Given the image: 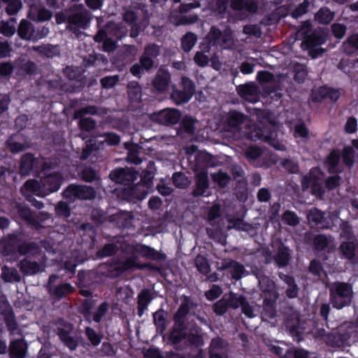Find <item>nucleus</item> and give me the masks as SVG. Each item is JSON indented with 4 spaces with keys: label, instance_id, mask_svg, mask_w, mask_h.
Wrapping results in <instances>:
<instances>
[{
    "label": "nucleus",
    "instance_id": "nucleus-1",
    "mask_svg": "<svg viewBox=\"0 0 358 358\" xmlns=\"http://www.w3.org/2000/svg\"><path fill=\"white\" fill-rule=\"evenodd\" d=\"M118 243L120 245H114L112 243L106 245L101 252L100 256L101 257L109 256L115 252V250L119 248L127 253H132L131 257H129L126 259L120 262L115 266V268L120 271H123L130 268L139 267L136 262V257L134 255V253H138L143 257L149 258H153L155 255V250L146 245L140 244H136L135 245H127L126 243L122 244L120 242Z\"/></svg>",
    "mask_w": 358,
    "mask_h": 358
},
{
    "label": "nucleus",
    "instance_id": "nucleus-2",
    "mask_svg": "<svg viewBox=\"0 0 358 358\" xmlns=\"http://www.w3.org/2000/svg\"><path fill=\"white\" fill-rule=\"evenodd\" d=\"M55 18L57 24L67 22V29L76 38L83 39L87 36L85 31L89 22L88 12L82 5H76L69 10L58 13Z\"/></svg>",
    "mask_w": 358,
    "mask_h": 358
},
{
    "label": "nucleus",
    "instance_id": "nucleus-3",
    "mask_svg": "<svg viewBox=\"0 0 358 358\" xmlns=\"http://www.w3.org/2000/svg\"><path fill=\"white\" fill-rule=\"evenodd\" d=\"M188 311L186 304L181 305L174 317L175 325L170 334V339L174 343H178L182 340L185 343L194 345H200L201 343V337L198 329H189L183 328L184 317Z\"/></svg>",
    "mask_w": 358,
    "mask_h": 358
},
{
    "label": "nucleus",
    "instance_id": "nucleus-4",
    "mask_svg": "<svg viewBox=\"0 0 358 358\" xmlns=\"http://www.w3.org/2000/svg\"><path fill=\"white\" fill-rule=\"evenodd\" d=\"M260 122L264 129L255 125L250 128L248 131H245L247 137L252 141L262 140L267 141L277 150H284L285 146L275 140L276 136L275 123L271 121L270 117H266L264 121L260 120Z\"/></svg>",
    "mask_w": 358,
    "mask_h": 358
},
{
    "label": "nucleus",
    "instance_id": "nucleus-5",
    "mask_svg": "<svg viewBox=\"0 0 358 358\" xmlns=\"http://www.w3.org/2000/svg\"><path fill=\"white\" fill-rule=\"evenodd\" d=\"M353 296L351 285L345 282H335L330 287V297L333 306L341 309L348 306Z\"/></svg>",
    "mask_w": 358,
    "mask_h": 358
},
{
    "label": "nucleus",
    "instance_id": "nucleus-6",
    "mask_svg": "<svg viewBox=\"0 0 358 358\" xmlns=\"http://www.w3.org/2000/svg\"><path fill=\"white\" fill-rule=\"evenodd\" d=\"M127 34V29L123 27H119L113 22L109 23L106 28V31H100L94 37L96 41H103V49L105 51L110 52L115 48V43L111 37L114 36L120 38Z\"/></svg>",
    "mask_w": 358,
    "mask_h": 358
},
{
    "label": "nucleus",
    "instance_id": "nucleus-7",
    "mask_svg": "<svg viewBox=\"0 0 358 358\" xmlns=\"http://www.w3.org/2000/svg\"><path fill=\"white\" fill-rule=\"evenodd\" d=\"M259 283L264 292V310L268 312L269 317H273L274 315L273 303L278 298L275 286L273 282L266 276L259 278Z\"/></svg>",
    "mask_w": 358,
    "mask_h": 358
},
{
    "label": "nucleus",
    "instance_id": "nucleus-8",
    "mask_svg": "<svg viewBox=\"0 0 358 358\" xmlns=\"http://www.w3.org/2000/svg\"><path fill=\"white\" fill-rule=\"evenodd\" d=\"M209 45H219L224 49L231 48L234 45V41L230 30L221 33L217 29L212 27L207 37Z\"/></svg>",
    "mask_w": 358,
    "mask_h": 358
},
{
    "label": "nucleus",
    "instance_id": "nucleus-9",
    "mask_svg": "<svg viewBox=\"0 0 358 358\" xmlns=\"http://www.w3.org/2000/svg\"><path fill=\"white\" fill-rule=\"evenodd\" d=\"M326 36L324 33L320 31L315 32L309 36L306 40L301 43V46L303 50H308L310 55L313 58H315L322 55L324 52V49L320 47V45L324 43Z\"/></svg>",
    "mask_w": 358,
    "mask_h": 358
},
{
    "label": "nucleus",
    "instance_id": "nucleus-10",
    "mask_svg": "<svg viewBox=\"0 0 358 358\" xmlns=\"http://www.w3.org/2000/svg\"><path fill=\"white\" fill-rule=\"evenodd\" d=\"M323 180V173L320 169H313L310 173L305 176L302 179V187L303 189H311V192L315 196H320L323 190L321 184Z\"/></svg>",
    "mask_w": 358,
    "mask_h": 358
},
{
    "label": "nucleus",
    "instance_id": "nucleus-11",
    "mask_svg": "<svg viewBox=\"0 0 358 358\" xmlns=\"http://www.w3.org/2000/svg\"><path fill=\"white\" fill-rule=\"evenodd\" d=\"M182 85L183 86V90H173L171 94L173 100L177 104H181L182 103L187 102L194 92V84L191 80L187 78H182Z\"/></svg>",
    "mask_w": 358,
    "mask_h": 358
},
{
    "label": "nucleus",
    "instance_id": "nucleus-12",
    "mask_svg": "<svg viewBox=\"0 0 358 358\" xmlns=\"http://www.w3.org/2000/svg\"><path fill=\"white\" fill-rule=\"evenodd\" d=\"M227 300L229 307L234 309L241 307L242 312L247 317H253L256 315L254 308L248 304L243 296L230 293L227 296Z\"/></svg>",
    "mask_w": 358,
    "mask_h": 358
},
{
    "label": "nucleus",
    "instance_id": "nucleus-13",
    "mask_svg": "<svg viewBox=\"0 0 358 358\" xmlns=\"http://www.w3.org/2000/svg\"><path fill=\"white\" fill-rule=\"evenodd\" d=\"M137 173L131 168L117 169L110 173V177L117 183L129 185L137 179Z\"/></svg>",
    "mask_w": 358,
    "mask_h": 358
},
{
    "label": "nucleus",
    "instance_id": "nucleus-14",
    "mask_svg": "<svg viewBox=\"0 0 358 358\" xmlns=\"http://www.w3.org/2000/svg\"><path fill=\"white\" fill-rule=\"evenodd\" d=\"M6 146L13 153L22 152L30 147L27 138L20 133L12 135L6 141Z\"/></svg>",
    "mask_w": 358,
    "mask_h": 358
},
{
    "label": "nucleus",
    "instance_id": "nucleus-15",
    "mask_svg": "<svg viewBox=\"0 0 358 358\" xmlns=\"http://www.w3.org/2000/svg\"><path fill=\"white\" fill-rule=\"evenodd\" d=\"M43 164L41 159L35 158L32 154L26 153L21 158L20 171L22 176H27L36 169H39Z\"/></svg>",
    "mask_w": 358,
    "mask_h": 358
},
{
    "label": "nucleus",
    "instance_id": "nucleus-16",
    "mask_svg": "<svg viewBox=\"0 0 358 358\" xmlns=\"http://www.w3.org/2000/svg\"><path fill=\"white\" fill-rule=\"evenodd\" d=\"M64 196L69 200L90 199V189L85 185H71L63 193Z\"/></svg>",
    "mask_w": 358,
    "mask_h": 358
},
{
    "label": "nucleus",
    "instance_id": "nucleus-17",
    "mask_svg": "<svg viewBox=\"0 0 358 358\" xmlns=\"http://www.w3.org/2000/svg\"><path fill=\"white\" fill-rule=\"evenodd\" d=\"M153 118L161 124H176L180 118V113L176 109L166 108L154 114Z\"/></svg>",
    "mask_w": 358,
    "mask_h": 358
},
{
    "label": "nucleus",
    "instance_id": "nucleus-18",
    "mask_svg": "<svg viewBox=\"0 0 358 358\" xmlns=\"http://www.w3.org/2000/svg\"><path fill=\"white\" fill-rule=\"evenodd\" d=\"M83 70L79 67L67 66L64 69V73L71 81H74L75 89H79L84 86L87 82V78L83 76Z\"/></svg>",
    "mask_w": 358,
    "mask_h": 358
},
{
    "label": "nucleus",
    "instance_id": "nucleus-19",
    "mask_svg": "<svg viewBox=\"0 0 358 358\" xmlns=\"http://www.w3.org/2000/svg\"><path fill=\"white\" fill-rule=\"evenodd\" d=\"M342 236H346L349 241L343 242L341 245V250L346 258L353 259L355 257L357 248L354 243V238L351 236V230L348 226L344 227Z\"/></svg>",
    "mask_w": 358,
    "mask_h": 358
},
{
    "label": "nucleus",
    "instance_id": "nucleus-20",
    "mask_svg": "<svg viewBox=\"0 0 358 358\" xmlns=\"http://www.w3.org/2000/svg\"><path fill=\"white\" fill-rule=\"evenodd\" d=\"M21 192L26 199L33 196V194L41 197H44L47 195V193L44 192L43 189L41 182H38L36 180H28L26 181L21 187Z\"/></svg>",
    "mask_w": 358,
    "mask_h": 358
},
{
    "label": "nucleus",
    "instance_id": "nucleus-21",
    "mask_svg": "<svg viewBox=\"0 0 358 358\" xmlns=\"http://www.w3.org/2000/svg\"><path fill=\"white\" fill-rule=\"evenodd\" d=\"M238 94L246 101L255 103L259 99V90L254 83H248L237 87Z\"/></svg>",
    "mask_w": 358,
    "mask_h": 358
},
{
    "label": "nucleus",
    "instance_id": "nucleus-22",
    "mask_svg": "<svg viewBox=\"0 0 358 358\" xmlns=\"http://www.w3.org/2000/svg\"><path fill=\"white\" fill-rule=\"evenodd\" d=\"M41 181L43 191L48 195L59 189L62 183V178L57 173L50 174L43 178Z\"/></svg>",
    "mask_w": 358,
    "mask_h": 358
},
{
    "label": "nucleus",
    "instance_id": "nucleus-23",
    "mask_svg": "<svg viewBox=\"0 0 358 358\" xmlns=\"http://www.w3.org/2000/svg\"><path fill=\"white\" fill-rule=\"evenodd\" d=\"M18 266L24 274L34 275L38 272L44 271L45 262L38 263L25 258L20 262Z\"/></svg>",
    "mask_w": 358,
    "mask_h": 358
},
{
    "label": "nucleus",
    "instance_id": "nucleus-24",
    "mask_svg": "<svg viewBox=\"0 0 358 358\" xmlns=\"http://www.w3.org/2000/svg\"><path fill=\"white\" fill-rule=\"evenodd\" d=\"M340 96L341 92L339 90L327 87H321L314 90L312 94L313 99L316 101L322 98H329L335 101L339 99Z\"/></svg>",
    "mask_w": 358,
    "mask_h": 358
},
{
    "label": "nucleus",
    "instance_id": "nucleus-25",
    "mask_svg": "<svg viewBox=\"0 0 358 358\" xmlns=\"http://www.w3.org/2000/svg\"><path fill=\"white\" fill-rule=\"evenodd\" d=\"M169 82V73L166 70L160 69L152 81V85L156 91L163 92L168 89Z\"/></svg>",
    "mask_w": 358,
    "mask_h": 358
},
{
    "label": "nucleus",
    "instance_id": "nucleus-26",
    "mask_svg": "<svg viewBox=\"0 0 358 358\" xmlns=\"http://www.w3.org/2000/svg\"><path fill=\"white\" fill-rule=\"evenodd\" d=\"M259 0H232L231 8L243 12H256Z\"/></svg>",
    "mask_w": 358,
    "mask_h": 358
},
{
    "label": "nucleus",
    "instance_id": "nucleus-27",
    "mask_svg": "<svg viewBox=\"0 0 358 358\" xmlns=\"http://www.w3.org/2000/svg\"><path fill=\"white\" fill-rule=\"evenodd\" d=\"M28 17L35 22H45L51 19L52 13L46 8L31 6Z\"/></svg>",
    "mask_w": 358,
    "mask_h": 358
},
{
    "label": "nucleus",
    "instance_id": "nucleus-28",
    "mask_svg": "<svg viewBox=\"0 0 358 358\" xmlns=\"http://www.w3.org/2000/svg\"><path fill=\"white\" fill-rule=\"evenodd\" d=\"M159 53V48L157 45H151L148 46L141 59V64L142 67L146 70L150 69L153 66L152 58L155 57Z\"/></svg>",
    "mask_w": 358,
    "mask_h": 358
},
{
    "label": "nucleus",
    "instance_id": "nucleus-29",
    "mask_svg": "<svg viewBox=\"0 0 358 358\" xmlns=\"http://www.w3.org/2000/svg\"><path fill=\"white\" fill-rule=\"evenodd\" d=\"M17 242V237L14 234L0 239V252L5 256L9 255L15 250Z\"/></svg>",
    "mask_w": 358,
    "mask_h": 358
},
{
    "label": "nucleus",
    "instance_id": "nucleus-30",
    "mask_svg": "<svg viewBox=\"0 0 358 358\" xmlns=\"http://www.w3.org/2000/svg\"><path fill=\"white\" fill-rule=\"evenodd\" d=\"M34 32V25L27 20L20 21L17 28V35L24 41H32Z\"/></svg>",
    "mask_w": 358,
    "mask_h": 358
},
{
    "label": "nucleus",
    "instance_id": "nucleus-31",
    "mask_svg": "<svg viewBox=\"0 0 358 358\" xmlns=\"http://www.w3.org/2000/svg\"><path fill=\"white\" fill-rule=\"evenodd\" d=\"M308 220L312 227L318 228H327L329 227L322 213L317 208L311 209L309 211Z\"/></svg>",
    "mask_w": 358,
    "mask_h": 358
},
{
    "label": "nucleus",
    "instance_id": "nucleus-32",
    "mask_svg": "<svg viewBox=\"0 0 358 358\" xmlns=\"http://www.w3.org/2000/svg\"><path fill=\"white\" fill-rule=\"evenodd\" d=\"M31 48L37 52L41 56L47 57H55L60 52L58 45H53L51 44H43L41 45L33 46Z\"/></svg>",
    "mask_w": 358,
    "mask_h": 358
},
{
    "label": "nucleus",
    "instance_id": "nucleus-33",
    "mask_svg": "<svg viewBox=\"0 0 358 358\" xmlns=\"http://www.w3.org/2000/svg\"><path fill=\"white\" fill-rule=\"evenodd\" d=\"M146 187L144 184H137L128 189V199L134 201V199L143 200L147 194Z\"/></svg>",
    "mask_w": 358,
    "mask_h": 358
},
{
    "label": "nucleus",
    "instance_id": "nucleus-34",
    "mask_svg": "<svg viewBox=\"0 0 358 358\" xmlns=\"http://www.w3.org/2000/svg\"><path fill=\"white\" fill-rule=\"evenodd\" d=\"M248 120L245 118L243 114L236 112L231 111L229 113L228 116V124L229 127L234 129H239V127L244 124H248Z\"/></svg>",
    "mask_w": 358,
    "mask_h": 358
},
{
    "label": "nucleus",
    "instance_id": "nucleus-35",
    "mask_svg": "<svg viewBox=\"0 0 358 358\" xmlns=\"http://www.w3.org/2000/svg\"><path fill=\"white\" fill-rule=\"evenodd\" d=\"M1 278L8 282H20L21 280V276L17 269L7 266H4L1 269Z\"/></svg>",
    "mask_w": 358,
    "mask_h": 358
},
{
    "label": "nucleus",
    "instance_id": "nucleus-36",
    "mask_svg": "<svg viewBox=\"0 0 358 358\" xmlns=\"http://www.w3.org/2000/svg\"><path fill=\"white\" fill-rule=\"evenodd\" d=\"M15 207L20 217L31 224L35 223L36 220L34 215L31 209L27 206L17 203Z\"/></svg>",
    "mask_w": 358,
    "mask_h": 358
},
{
    "label": "nucleus",
    "instance_id": "nucleus-37",
    "mask_svg": "<svg viewBox=\"0 0 358 358\" xmlns=\"http://www.w3.org/2000/svg\"><path fill=\"white\" fill-rule=\"evenodd\" d=\"M27 345L22 339H17L10 343V354L17 358L24 356Z\"/></svg>",
    "mask_w": 358,
    "mask_h": 358
},
{
    "label": "nucleus",
    "instance_id": "nucleus-38",
    "mask_svg": "<svg viewBox=\"0 0 358 358\" xmlns=\"http://www.w3.org/2000/svg\"><path fill=\"white\" fill-rule=\"evenodd\" d=\"M208 188L207 174L205 171H201L196 173V188L194 194L196 195H203L206 189Z\"/></svg>",
    "mask_w": 358,
    "mask_h": 358
},
{
    "label": "nucleus",
    "instance_id": "nucleus-39",
    "mask_svg": "<svg viewBox=\"0 0 358 358\" xmlns=\"http://www.w3.org/2000/svg\"><path fill=\"white\" fill-rule=\"evenodd\" d=\"M152 300V294L149 290H143L138 295V314L141 316L145 309Z\"/></svg>",
    "mask_w": 358,
    "mask_h": 358
},
{
    "label": "nucleus",
    "instance_id": "nucleus-40",
    "mask_svg": "<svg viewBox=\"0 0 358 358\" xmlns=\"http://www.w3.org/2000/svg\"><path fill=\"white\" fill-rule=\"evenodd\" d=\"M17 251L22 255H34L39 252V248L35 243L24 242L18 246Z\"/></svg>",
    "mask_w": 358,
    "mask_h": 358
},
{
    "label": "nucleus",
    "instance_id": "nucleus-41",
    "mask_svg": "<svg viewBox=\"0 0 358 358\" xmlns=\"http://www.w3.org/2000/svg\"><path fill=\"white\" fill-rule=\"evenodd\" d=\"M294 136L299 143H306L310 138V134L304 124H299L295 127Z\"/></svg>",
    "mask_w": 358,
    "mask_h": 358
},
{
    "label": "nucleus",
    "instance_id": "nucleus-42",
    "mask_svg": "<svg viewBox=\"0 0 358 358\" xmlns=\"http://www.w3.org/2000/svg\"><path fill=\"white\" fill-rule=\"evenodd\" d=\"M343 50L348 55L355 53L358 50V34L350 36L343 43Z\"/></svg>",
    "mask_w": 358,
    "mask_h": 358
},
{
    "label": "nucleus",
    "instance_id": "nucleus-43",
    "mask_svg": "<svg viewBox=\"0 0 358 358\" xmlns=\"http://www.w3.org/2000/svg\"><path fill=\"white\" fill-rule=\"evenodd\" d=\"M72 289L73 288L69 284L64 283L59 285L55 287H53L52 285H50L49 292L55 296L61 298L71 293Z\"/></svg>",
    "mask_w": 358,
    "mask_h": 358
},
{
    "label": "nucleus",
    "instance_id": "nucleus-44",
    "mask_svg": "<svg viewBox=\"0 0 358 358\" xmlns=\"http://www.w3.org/2000/svg\"><path fill=\"white\" fill-rule=\"evenodd\" d=\"M334 14L329 9L322 8L315 14V20L321 24H328L334 18Z\"/></svg>",
    "mask_w": 358,
    "mask_h": 358
},
{
    "label": "nucleus",
    "instance_id": "nucleus-45",
    "mask_svg": "<svg viewBox=\"0 0 358 358\" xmlns=\"http://www.w3.org/2000/svg\"><path fill=\"white\" fill-rule=\"evenodd\" d=\"M58 335L61 340L66 344V345L71 350L76 349L77 346V341L70 335V333L64 329H59Z\"/></svg>",
    "mask_w": 358,
    "mask_h": 358
},
{
    "label": "nucleus",
    "instance_id": "nucleus-46",
    "mask_svg": "<svg viewBox=\"0 0 358 358\" xmlns=\"http://www.w3.org/2000/svg\"><path fill=\"white\" fill-rule=\"evenodd\" d=\"M197 38L196 35L192 33H187L182 38V47L186 52L192 50L196 42Z\"/></svg>",
    "mask_w": 358,
    "mask_h": 358
},
{
    "label": "nucleus",
    "instance_id": "nucleus-47",
    "mask_svg": "<svg viewBox=\"0 0 358 358\" xmlns=\"http://www.w3.org/2000/svg\"><path fill=\"white\" fill-rule=\"evenodd\" d=\"M7 3L6 11L9 15H15L22 8L21 0H2Z\"/></svg>",
    "mask_w": 358,
    "mask_h": 358
},
{
    "label": "nucleus",
    "instance_id": "nucleus-48",
    "mask_svg": "<svg viewBox=\"0 0 358 358\" xmlns=\"http://www.w3.org/2000/svg\"><path fill=\"white\" fill-rule=\"evenodd\" d=\"M280 278L287 283L288 285L287 289V295L289 298H294L297 295V288L296 285L294 283V280L293 278L290 276H287L284 275L283 276H280Z\"/></svg>",
    "mask_w": 358,
    "mask_h": 358
},
{
    "label": "nucleus",
    "instance_id": "nucleus-49",
    "mask_svg": "<svg viewBox=\"0 0 358 358\" xmlns=\"http://www.w3.org/2000/svg\"><path fill=\"white\" fill-rule=\"evenodd\" d=\"M16 31V29L13 24L10 22L0 21V34L6 37H11Z\"/></svg>",
    "mask_w": 358,
    "mask_h": 358
},
{
    "label": "nucleus",
    "instance_id": "nucleus-50",
    "mask_svg": "<svg viewBox=\"0 0 358 358\" xmlns=\"http://www.w3.org/2000/svg\"><path fill=\"white\" fill-rule=\"evenodd\" d=\"M17 65L20 66V69L27 74H32L37 69L36 64L31 61L22 59L18 61Z\"/></svg>",
    "mask_w": 358,
    "mask_h": 358
},
{
    "label": "nucleus",
    "instance_id": "nucleus-51",
    "mask_svg": "<svg viewBox=\"0 0 358 358\" xmlns=\"http://www.w3.org/2000/svg\"><path fill=\"white\" fill-rule=\"evenodd\" d=\"M154 323L159 332H163L166 327L164 313L162 311H157L153 315Z\"/></svg>",
    "mask_w": 358,
    "mask_h": 358
},
{
    "label": "nucleus",
    "instance_id": "nucleus-52",
    "mask_svg": "<svg viewBox=\"0 0 358 358\" xmlns=\"http://www.w3.org/2000/svg\"><path fill=\"white\" fill-rule=\"evenodd\" d=\"M293 68L295 72V80L299 83L303 82L307 75V71L306 69V67L302 64H294Z\"/></svg>",
    "mask_w": 358,
    "mask_h": 358
},
{
    "label": "nucleus",
    "instance_id": "nucleus-53",
    "mask_svg": "<svg viewBox=\"0 0 358 358\" xmlns=\"http://www.w3.org/2000/svg\"><path fill=\"white\" fill-rule=\"evenodd\" d=\"M173 180L176 187L179 188H185L190 183L188 178L185 175L180 173H176L173 176Z\"/></svg>",
    "mask_w": 358,
    "mask_h": 358
},
{
    "label": "nucleus",
    "instance_id": "nucleus-54",
    "mask_svg": "<svg viewBox=\"0 0 358 358\" xmlns=\"http://www.w3.org/2000/svg\"><path fill=\"white\" fill-rule=\"evenodd\" d=\"M5 322L11 334H15L17 331V324L10 309H9L7 314L5 315Z\"/></svg>",
    "mask_w": 358,
    "mask_h": 358
},
{
    "label": "nucleus",
    "instance_id": "nucleus-55",
    "mask_svg": "<svg viewBox=\"0 0 358 358\" xmlns=\"http://www.w3.org/2000/svg\"><path fill=\"white\" fill-rule=\"evenodd\" d=\"M195 264L200 273L207 274L210 271L209 264L204 257L198 256L195 259Z\"/></svg>",
    "mask_w": 358,
    "mask_h": 358
},
{
    "label": "nucleus",
    "instance_id": "nucleus-56",
    "mask_svg": "<svg viewBox=\"0 0 358 358\" xmlns=\"http://www.w3.org/2000/svg\"><path fill=\"white\" fill-rule=\"evenodd\" d=\"M289 250L286 248H280L279 249L277 258H276V262L280 266H285L289 261Z\"/></svg>",
    "mask_w": 358,
    "mask_h": 358
},
{
    "label": "nucleus",
    "instance_id": "nucleus-57",
    "mask_svg": "<svg viewBox=\"0 0 358 358\" xmlns=\"http://www.w3.org/2000/svg\"><path fill=\"white\" fill-rule=\"evenodd\" d=\"M229 266L234 278L239 279L244 275L245 269L243 265L236 262H231Z\"/></svg>",
    "mask_w": 358,
    "mask_h": 358
},
{
    "label": "nucleus",
    "instance_id": "nucleus-58",
    "mask_svg": "<svg viewBox=\"0 0 358 358\" xmlns=\"http://www.w3.org/2000/svg\"><path fill=\"white\" fill-rule=\"evenodd\" d=\"M211 176L213 180L220 187H225L229 182V176L222 171L213 173Z\"/></svg>",
    "mask_w": 358,
    "mask_h": 358
},
{
    "label": "nucleus",
    "instance_id": "nucleus-59",
    "mask_svg": "<svg viewBox=\"0 0 358 358\" xmlns=\"http://www.w3.org/2000/svg\"><path fill=\"white\" fill-rule=\"evenodd\" d=\"M227 301V296H225L222 299L215 303L214 305V311L218 315L224 314L229 307Z\"/></svg>",
    "mask_w": 358,
    "mask_h": 358
},
{
    "label": "nucleus",
    "instance_id": "nucleus-60",
    "mask_svg": "<svg viewBox=\"0 0 358 358\" xmlns=\"http://www.w3.org/2000/svg\"><path fill=\"white\" fill-rule=\"evenodd\" d=\"M55 210L57 215L65 217H68L71 215V210L69 205L64 201L58 203L55 207Z\"/></svg>",
    "mask_w": 358,
    "mask_h": 358
},
{
    "label": "nucleus",
    "instance_id": "nucleus-61",
    "mask_svg": "<svg viewBox=\"0 0 358 358\" xmlns=\"http://www.w3.org/2000/svg\"><path fill=\"white\" fill-rule=\"evenodd\" d=\"M50 33L49 27L43 26L38 27L37 29H34L32 41H37L46 37Z\"/></svg>",
    "mask_w": 358,
    "mask_h": 358
},
{
    "label": "nucleus",
    "instance_id": "nucleus-62",
    "mask_svg": "<svg viewBox=\"0 0 358 358\" xmlns=\"http://www.w3.org/2000/svg\"><path fill=\"white\" fill-rule=\"evenodd\" d=\"M282 220L290 226H296L299 221L297 215L289 210H287L284 213Z\"/></svg>",
    "mask_w": 358,
    "mask_h": 358
},
{
    "label": "nucleus",
    "instance_id": "nucleus-63",
    "mask_svg": "<svg viewBox=\"0 0 358 358\" xmlns=\"http://www.w3.org/2000/svg\"><path fill=\"white\" fill-rule=\"evenodd\" d=\"M340 160V155L339 153L334 150L332 151L327 159V163L329 166V170L334 171L336 166L338 164V162Z\"/></svg>",
    "mask_w": 358,
    "mask_h": 358
},
{
    "label": "nucleus",
    "instance_id": "nucleus-64",
    "mask_svg": "<svg viewBox=\"0 0 358 358\" xmlns=\"http://www.w3.org/2000/svg\"><path fill=\"white\" fill-rule=\"evenodd\" d=\"M262 153V150L255 146L250 147L245 151V157L250 161H253L259 157Z\"/></svg>",
    "mask_w": 358,
    "mask_h": 358
}]
</instances>
